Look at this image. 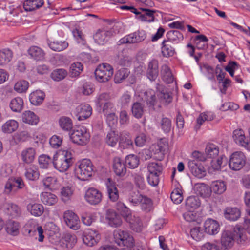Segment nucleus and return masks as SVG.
<instances>
[{
    "instance_id": "obj_1",
    "label": "nucleus",
    "mask_w": 250,
    "mask_h": 250,
    "mask_svg": "<svg viewBox=\"0 0 250 250\" xmlns=\"http://www.w3.org/2000/svg\"><path fill=\"white\" fill-rule=\"evenodd\" d=\"M248 239L247 235L243 233L238 225L236 226L233 231L226 230L222 232L221 238V249L231 248L234 244V241L238 243L243 244Z\"/></svg>"
},
{
    "instance_id": "obj_2",
    "label": "nucleus",
    "mask_w": 250,
    "mask_h": 250,
    "mask_svg": "<svg viewBox=\"0 0 250 250\" xmlns=\"http://www.w3.org/2000/svg\"><path fill=\"white\" fill-rule=\"evenodd\" d=\"M73 163L72 154L70 151H63L62 154L54 158L53 164L54 167L60 172L68 170Z\"/></svg>"
},
{
    "instance_id": "obj_3",
    "label": "nucleus",
    "mask_w": 250,
    "mask_h": 250,
    "mask_svg": "<svg viewBox=\"0 0 250 250\" xmlns=\"http://www.w3.org/2000/svg\"><path fill=\"white\" fill-rule=\"evenodd\" d=\"M115 242L119 246H126L122 250H132L134 245V240L129 233L125 230L118 229L114 232Z\"/></svg>"
},
{
    "instance_id": "obj_4",
    "label": "nucleus",
    "mask_w": 250,
    "mask_h": 250,
    "mask_svg": "<svg viewBox=\"0 0 250 250\" xmlns=\"http://www.w3.org/2000/svg\"><path fill=\"white\" fill-rule=\"evenodd\" d=\"M94 173L93 165L89 159L82 160L76 169L77 178L82 181H86L91 177Z\"/></svg>"
},
{
    "instance_id": "obj_5",
    "label": "nucleus",
    "mask_w": 250,
    "mask_h": 250,
    "mask_svg": "<svg viewBox=\"0 0 250 250\" xmlns=\"http://www.w3.org/2000/svg\"><path fill=\"white\" fill-rule=\"evenodd\" d=\"M72 141L79 145L84 146L89 141L90 134L86 127L79 126L75 128L70 135Z\"/></svg>"
},
{
    "instance_id": "obj_6",
    "label": "nucleus",
    "mask_w": 250,
    "mask_h": 250,
    "mask_svg": "<svg viewBox=\"0 0 250 250\" xmlns=\"http://www.w3.org/2000/svg\"><path fill=\"white\" fill-rule=\"evenodd\" d=\"M96 80L100 83L108 81L113 75V68L108 63L100 64L95 70Z\"/></svg>"
},
{
    "instance_id": "obj_7",
    "label": "nucleus",
    "mask_w": 250,
    "mask_h": 250,
    "mask_svg": "<svg viewBox=\"0 0 250 250\" xmlns=\"http://www.w3.org/2000/svg\"><path fill=\"white\" fill-rule=\"evenodd\" d=\"M246 160V157L243 153L240 151L235 152L230 157L229 167L233 170H239L245 166Z\"/></svg>"
},
{
    "instance_id": "obj_8",
    "label": "nucleus",
    "mask_w": 250,
    "mask_h": 250,
    "mask_svg": "<svg viewBox=\"0 0 250 250\" xmlns=\"http://www.w3.org/2000/svg\"><path fill=\"white\" fill-rule=\"evenodd\" d=\"M100 239V234L95 230L88 229L83 233V243L88 246H94Z\"/></svg>"
},
{
    "instance_id": "obj_9",
    "label": "nucleus",
    "mask_w": 250,
    "mask_h": 250,
    "mask_svg": "<svg viewBox=\"0 0 250 250\" xmlns=\"http://www.w3.org/2000/svg\"><path fill=\"white\" fill-rule=\"evenodd\" d=\"M92 108L88 104H82L75 109V114L79 121H83L88 118L92 114Z\"/></svg>"
},
{
    "instance_id": "obj_10",
    "label": "nucleus",
    "mask_w": 250,
    "mask_h": 250,
    "mask_svg": "<svg viewBox=\"0 0 250 250\" xmlns=\"http://www.w3.org/2000/svg\"><path fill=\"white\" fill-rule=\"evenodd\" d=\"M188 167L192 174L198 178H202L206 175V171L203 166L200 163L195 162V160H189Z\"/></svg>"
},
{
    "instance_id": "obj_11",
    "label": "nucleus",
    "mask_w": 250,
    "mask_h": 250,
    "mask_svg": "<svg viewBox=\"0 0 250 250\" xmlns=\"http://www.w3.org/2000/svg\"><path fill=\"white\" fill-rule=\"evenodd\" d=\"M64 220L66 225L74 230L80 228V220L78 216L71 211H66L64 213Z\"/></svg>"
},
{
    "instance_id": "obj_12",
    "label": "nucleus",
    "mask_w": 250,
    "mask_h": 250,
    "mask_svg": "<svg viewBox=\"0 0 250 250\" xmlns=\"http://www.w3.org/2000/svg\"><path fill=\"white\" fill-rule=\"evenodd\" d=\"M85 198L89 204L97 205L101 201L102 194L98 189L91 188L86 191Z\"/></svg>"
},
{
    "instance_id": "obj_13",
    "label": "nucleus",
    "mask_w": 250,
    "mask_h": 250,
    "mask_svg": "<svg viewBox=\"0 0 250 250\" xmlns=\"http://www.w3.org/2000/svg\"><path fill=\"white\" fill-rule=\"evenodd\" d=\"M105 184L109 198L112 202L117 201L119 195L116 183L111 178H108Z\"/></svg>"
},
{
    "instance_id": "obj_14",
    "label": "nucleus",
    "mask_w": 250,
    "mask_h": 250,
    "mask_svg": "<svg viewBox=\"0 0 250 250\" xmlns=\"http://www.w3.org/2000/svg\"><path fill=\"white\" fill-rule=\"evenodd\" d=\"M30 58L36 61H42L45 59V53L37 46H31L27 50Z\"/></svg>"
},
{
    "instance_id": "obj_15",
    "label": "nucleus",
    "mask_w": 250,
    "mask_h": 250,
    "mask_svg": "<svg viewBox=\"0 0 250 250\" xmlns=\"http://www.w3.org/2000/svg\"><path fill=\"white\" fill-rule=\"evenodd\" d=\"M156 89L158 92V96L161 102L166 104L171 103L172 100V96L165 88L163 85L157 84Z\"/></svg>"
},
{
    "instance_id": "obj_16",
    "label": "nucleus",
    "mask_w": 250,
    "mask_h": 250,
    "mask_svg": "<svg viewBox=\"0 0 250 250\" xmlns=\"http://www.w3.org/2000/svg\"><path fill=\"white\" fill-rule=\"evenodd\" d=\"M159 73L158 62L156 60H152L149 62L146 71L147 77L151 81H155Z\"/></svg>"
},
{
    "instance_id": "obj_17",
    "label": "nucleus",
    "mask_w": 250,
    "mask_h": 250,
    "mask_svg": "<svg viewBox=\"0 0 250 250\" xmlns=\"http://www.w3.org/2000/svg\"><path fill=\"white\" fill-rule=\"evenodd\" d=\"M113 169L115 174L119 176H124L126 172L125 164L124 161L119 157H116L114 159Z\"/></svg>"
},
{
    "instance_id": "obj_18",
    "label": "nucleus",
    "mask_w": 250,
    "mask_h": 250,
    "mask_svg": "<svg viewBox=\"0 0 250 250\" xmlns=\"http://www.w3.org/2000/svg\"><path fill=\"white\" fill-rule=\"evenodd\" d=\"M204 228L205 232L210 235L217 234L220 229L218 223L212 219H208L204 222Z\"/></svg>"
},
{
    "instance_id": "obj_19",
    "label": "nucleus",
    "mask_w": 250,
    "mask_h": 250,
    "mask_svg": "<svg viewBox=\"0 0 250 250\" xmlns=\"http://www.w3.org/2000/svg\"><path fill=\"white\" fill-rule=\"evenodd\" d=\"M119 144L124 149L130 148L133 146V143L130 134L125 131L120 133Z\"/></svg>"
},
{
    "instance_id": "obj_20",
    "label": "nucleus",
    "mask_w": 250,
    "mask_h": 250,
    "mask_svg": "<svg viewBox=\"0 0 250 250\" xmlns=\"http://www.w3.org/2000/svg\"><path fill=\"white\" fill-rule=\"evenodd\" d=\"M106 219L112 227H117L122 224L121 217L113 209H108L106 211Z\"/></svg>"
},
{
    "instance_id": "obj_21",
    "label": "nucleus",
    "mask_w": 250,
    "mask_h": 250,
    "mask_svg": "<svg viewBox=\"0 0 250 250\" xmlns=\"http://www.w3.org/2000/svg\"><path fill=\"white\" fill-rule=\"evenodd\" d=\"M77 241L76 236L70 233H64L61 240L63 245L62 247L67 249L73 248L77 243Z\"/></svg>"
},
{
    "instance_id": "obj_22",
    "label": "nucleus",
    "mask_w": 250,
    "mask_h": 250,
    "mask_svg": "<svg viewBox=\"0 0 250 250\" xmlns=\"http://www.w3.org/2000/svg\"><path fill=\"white\" fill-rule=\"evenodd\" d=\"M233 138L236 143L248 149L249 139H246L242 129L235 130L233 131Z\"/></svg>"
},
{
    "instance_id": "obj_23",
    "label": "nucleus",
    "mask_w": 250,
    "mask_h": 250,
    "mask_svg": "<svg viewBox=\"0 0 250 250\" xmlns=\"http://www.w3.org/2000/svg\"><path fill=\"white\" fill-rule=\"evenodd\" d=\"M240 210L235 207H227L224 210L225 218L229 221H236L240 218Z\"/></svg>"
},
{
    "instance_id": "obj_24",
    "label": "nucleus",
    "mask_w": 250,
    "mask_h": 250,
    "mask_svg": "<svg viewBox=\"0 0 250 250\" xmlns=\"http://www.w3.org/2000/svg\"><path fill=\"white\" fill-rule=\"evenodd\" d=\"M24 175L25 177L29 180L36 181L38 180L40 176L38 167L34 165L26 167Z\"/></svg>"
},
{
    "instance_id": "obj_25",
    "label": "nucleus",
    "mask_w": 250,
    "mask_h": 250,
    "mask_svg": "<svg viewBox=\"0 0 250 250\" xmlns=\"http://www.w3.org/2000/svg\"><path fill=\"white\" fill-rule=\"evenodd\" d=\"M36 150L34 148L29 147L22 151L21 157L22 161L26 164L32 163L35 158Z\"/></svg>"
},
{
    "instance_id": "obj_26",
    "label": "nucleus",
    "mask_w": 250,
    "mask_h": 250,
    "mask_svg": "<svg viewBox=\"0 0 250 250\" xmlns=\"http://www.w3.org/2000/svg\"><path fill=\"white\" fill-rule=\"evenodd\" d=\"M22 120L24 123L32 125H37L39 122V117L33 112L30 110L25 111L23 113Z\"/></svg>"
},
{
    "instance_id": "obj_27",
    "label": "nucleus",
    "mask_w": 250,
    "mask_h": 250,
    "mask_svg": "<svg viewBox=\"0 0 250 250\" xmlns=\"http://www.w3.org/2000/svg\"><path fill=\"white\" fill-rule=\"evenodd\" d=\"M140 10L144 12L139 16L137 19L142 21L151 22L154 21V13L155 10H150L147 8H140Z\"/></svg>"
},
{
    "instance_id": "obj_28",
    "label": "nucleus",
    "mask_w": 250,
    "mask_h": 250,
    "mask_svg": "<svg viewBox=\"0 0 250 250\" xmlns=\"http://www.w3.org/2000/svg\"><path fill=\"white\" fill-rule=\"evenodd\" d=\"M147 106L153 107L156 104V97L154 90L149 89L144 92L143 98Z\"/></svg>"
},
{
    "instance_id": "obj_29",
    "label": "nucleus",
    "mask_w": 250,
    "mask_h": 250,
    "mask_svg": "<svg viewBox=\"0 0 250 250\" xmlns=\"http://www.w3.org/2000/svg\"><path fill=\"white\" fill-rule=\"evenodd\" d=\"M130 224V228L134 231L139 232L143 228V223L139 217L132 216L126 220Z\"/></svg>"
},
{
    "instance_id": "obj_30",
    "label": "nucleus",
    "mask_w": 250,
    "mask_h": 250,
    "mask_svg": "<svg viewBox=\"0 0 250 250\" xmlns=\"http://www.w3.org/2000/svg\"><path fill=\"white\" fill-rule=\"evenodd\" d=\"M40 198L44 204L48 206L55 205L58 201V198L55 194L48 192H42Z\"/></svg>"
},
{
    "instance_id": "obj_31",
    "label": "nucleus",
    "mask_w": 250,
    "mask_h": 250,
    "mask_svg": "<svg viewBox=\"0 0 250 250\" xmlns=\"http://www.w3.org/2000/svg\"><path fill=\"white\" fill-rule=\"evenodd\" d=\"M139 206L142 210L145 212H149L152 209L153 201L146 195H143L139 202Z\"/></svg>"
},
{
    "instance_id": "obj_32",
    "label": "nucleus",
    "mask_w": 250,
    "mask_h": 250,
    "mask_svg": "<svg viewBox=\"0 0 250 250\" xmlns=\"http://www.w3.org/2000/svg\"><path fill=\"white\" fill-rule=\"evenodd\" d=\"M45 98V94L41 90H36L30 94L29 100L31 103L38 105L42 103Z\"/></svg>"
},
{
    "instance_id": "obj_33",
    "label": "nucleus",
    "mask_w": 250,
    "mask_h": 250,
    "mask_svg": "<svg viewBox=\"0 0 250 250\" xmlns=\"http://www.w3.org/2000/svg\"><path fill=\"white\" fill-rule=\"evenodd\" d=\"M200 201L198 197L191 196L186 200L185 206L187 210H194L200 206Z\"/></svg>"
},
{
    "instance_id": "obj_34",
    "label": "nucleus",
    "mask_w": 250,
    "mask_h": 250,
    "mask_svg": "<svg viewBox=\"0 0 250 250\" xmlns=\"http://www.w3.org/2000/svg\"><path fill=\"white\" fill-rule=\"evenodd\" d=\"M161 73L163 80L167 83H171L174 81V77L170 68L166 64L161 67Z\"/></svg>"
},
{
    "instance_id": "obj_35",
    "label": "nucleus",
    "mask_w": 250,
    "mask_h": 250,
    "mask_svg": "<svg viewBox=\"0 0 250 250\" xmlns=\"http://www.w3.org/2000/svg\"><path fill=\"white\" fill-rule=\"evenodd\" d=\"M129 39L131 43H139L145 40L146 33L144 30H138L129 34Z\"/></svg>"
},
{
    "instance_id": "obj_36",
    "label": "nucleus",
    "mask_w": 250,
    "mask_h": 250,
    "mask_svg": "<svg viewBox=\"0 0 250 250\" xmlns=\"http://www.w3.org/2000/svg\"><path fill=\"white\" fill-rule=\"evenodd\" d=\"M162 53L165 57L173 56L175 52L174 48L172 46L170 41L164 40L162 43Z\"/></svg>"
},
{
    "instance_id": "obj_37",
    "label": "nucleus",
    "mask_w": 250,
    "mask_h": 250,
    "mask_svg": "<svg viewBox=\"0 0 250 250\" xmlns=\"http://www.w3.org/2000/svg\"><path fill=\"white\" fill-rule=\"evenodd\" d=\"M58 122L60 127L64 131L70 132L73 128V122L69 117H61Z\"/></svg>"
},
{
    "instance_id": "obj_38",
    "label": "nucleus",
    "mask_w": 250,
    "mask_h": 250,
    "mask_svg": "<svg viewBox=\"0 0 250 250\" xmlns=\"http://www.w3.org/2000/svg\"><path fill=\"white\" fill-rule=\"evenodd\" d=\"M43 4V0H28L24 2L23 6L25 11H32L39 8Z\"/></svg>"
},
{
    "instance_id": "obj_39",
    "label": "nucleus",
    "mask_w": 250,
    "mask_h": 250,
    "mask_svg": "<svg viewBox=\"0 0 250 250\" xmlns=\"http://www.w3.org/2000/svg\"><path fill=\"white\" fill-rule=\"evenodd\" d=\"M116 208L125 220L128 219L132 215L131 210L124 203L121 201L116 203Z\"/></svg>"
},
{
    "instance_id": "obj_40",
    "label": "nucleus",
    "mask_w": 250,
    "mask_h": 250,
    "mask_svg": "<svg viewBox=\"0 0 250 250\" xmlns=\"http://www.w3.org/2000/svg\"><path fill=\"white\" fill-rule=\"evenodd\" d=\"M9 106L13 112H20L23 108V100L21 97H15L11 100Z\"/></svg>"
},
{
    "instance_id": "obj_41",
    "label": "nucleus",
    "mask_w": 250,
    "mask_h": 250,
    "mask_svg": "<svg viewBox=\"0 0 250 250\" xmlns=\"http://www.w3.org/2000/svg\"><path fill=\"white\" fill-rule=\"evenodd\" d=\"M131 112L134 117L140 119L144 114V105L140 102H134L131 106Z\"/></svg>"
},
{
    "instance_id": "obj_42",
    "label": "nucleus",
    "mask_w": 250,
    "mask_h": 250,
    "mask_svg": "<svg viewBox=\"0 0 250 250\" xmlns=\"http://www.w3.org/2000/svg\"><path fill=\"white\" fill-rule=\"evenodd\" d=\"M6 213L12 218L20 216L21 213L20 208L16 204L8 203L5 206Z\"/></svg>"
},
{
    "instance_id": "obj_43",
    "label": "nucleus",
    "mask_w": 250,
    "mask_h": 250,
    "mask_svg": "<svg viewBox=\"0 0 250 250\" xmlns=\"http://www.w3.org/2000/svg\"><path fill=\"white\" fill-rule=\"evenodd\" d=\"M20 225L18 222L13 220H9L6 226V231L7 233L16 236L19 233Z\"/></svg>"
},
{
    "instance_id": "obj_44",
    "label": "nucleus",
    "mask_w": 250,
    "mask_h": 250,
    "mask_svg": "<svg viewBox=\"0 0 250 250\" xmlns=\"http://www.w3.org/2000/svg\"><path fill=\"white\" fill-rule=\"evenodd\" d=\"M19 126L18 123L15 120H9L2 126V130L6 133H11L15 131Z\"/></svg>"
},
{
    "instance_id": "obj_45",
    "label": "nucleus",
    "mask_w": 250,
    "mask_h": 250,
    "mask_svg": "<svg viewBox=\"0 0 250 250\" xmlns=\"http://www.w3.org/2000/svg\"><path fill=\"white\" fill-rule=\"evenodd\" d=\"M111 35V32L104 30H99L94 35L95 41L99 44H103L107 40V38Z\"/></svg>"
},
{
    "instance_id": "obj_46",
    "label": "nucleus",
    "mask_w": 250,
    "mask_h": 250,
    "mask_svg": "<svg viewBox=\"0 0 250 250\" xmlns=\"http://www.w3.org/2000/svg\"><path fill=\"white\" fill-rule=\"evenodd\" d=\"M27 210L35 216H40L43 213L44 208L40 204H29L27 206Z\"/></svg>"
},
{
    "instance_id": "obj_47",
    "label": "nucleus",
    "mask_w": 250,
    "mask_h": 250,
    "mask_svg": "<svg viewBox=\"0 0 250 250\" xmlns=\"http://www.w3.org/2000/svg\"><path fill=\"white\" fill-rule=\"evenodd\" d=\"M211 189L213 193L221 194L226 190V185L223 181H214L211 184Z\"/></svg>"
},
{
    "instance_id": "obj_48",
    "label": "nucleus",
    "mask_w": 250,
    "mask_h": 250,
    "mask_svg": "<svg viewBox=\"0 0 250 250\" xmlns=\"http://www.w3.org/2000/svg\"><path fill=\"white\" fill-rule=\"evenodd\" d=\"M168 40L167 41H170L171 43H177L183 40L182 34L178 30L169 31L167 33Z\"/></svg>"
},
{
    "instance_id": "obj_49",
    "label": "nucleus",
    "mask_w": 250,
    "mask_h": 250,
    "mask_svg": "<svg viewBox=\"0 0 250 250\" xmlns=\"http://www.w3.org/2000/svg\"><path fill=\"white\" fill-rule=\"evenodd\" d=\"M50 49L55 51H61L65 49L68 46L67 42L63 41H56L48 43Z\"/></svg>"
},
{
    "instance_id": "obj_50",
    "label": "nucleus",
    "mask_w": 250,
    "mask_h": 250,
    "mask_svg": "<svg viewBox=\"0 0 250 250\" xmlns=\"http://www.w3.org/2000/svg\"><path fill=\"white\" fill-rule=\"evenodd\" d=\"M13 57L12 51L5 48L0 51V64L3 65L8 63Z\"/></svg>"
},
{
    "instance_id": "obj_51",
    "label": "nucleus",
    "mask_w": 250,
    "mask_h": 250,
    "mask_svg": "<svg viewBox=\"0 0 250 250\" xmlns=\"http://www.w3.org/2000/svg\"><path fill=\"white\" fill-rule=\"evenodd\" d=\"M149 173L160 175L163 171V166L160 163H149L147 167Z\"/></svg>"
},
{
    "instance_id": "obj_52",
    "label": "nucleus",
    "mask_w": 250,
    "mask_h": 250,
    "mask_svg": "<svg viewBox=\"0 0 250 250\" xmlns=\"http://www.w3.org/2000/svg\"><path fill=\"white\" fill-rule=\"evenodd\" d=\"M119 136L115 131H111L109 132L105 138L106 144L112 147L115 146L119 141Z\"/></svg>"
},
{
    "instance_id": "obj_53",
    "label": "nucleus",
    "mask_w": 250,
    "mask_h": 250,
    "mask_svg": "<svg viewBox=\"0 0 250 250\" xmlns=\"http://www.w3.org/2000/svg\"><path fill=\"white\" fill-rule=\"evenodd\" d=\"M67 72L64 69H56L53 71L50 77L54 81L59 82L63 80L67 76Z\"/></svg>"
},
{
    "instance_id": "obj_54",
    "label": "nucleus",
    "mask_w": 250,
    "mask_h": 250,
    "mask_svg": "<svg viewBox=\"0 0 250 250\" xmlns=\"http://www.w3.org/2000/svg\"><path fill=\"white\" fill-rule=\"evenodd\" d=\"M139 158L138 157L134 154L127 155L125 157V165L130 168H135L137 167L139 164Z\"/></svg>"
},
{
    "instance_id": "obj_55",
    "label": "nucleus",
    "mask_w": 250,
    "mask_h": 250,
    "mask_svg": "<svg viewBox=\"0 0 250 250\" xmlns=\"http://www.w3.org/2000/svg\"><path fill=\"white\" fill-rule=\"evenodd\" d=\"M143 195L139 191H132L128 194L127 200L132 206H138Z\"/></svg>"
},
{
    "instance_id": "obj_56",
    "label": "nucleus",
    "mask_w": 250,
    "mask_h": 250,
    "mask_svg": "<svg viewBox=\"0 0 250 250\" xmlns=\"http://www.w3.org/2000/svg\"><path fill=\"white\" fill-rule=\"evenodd\" d=\"M129 73L130 72L127 68H122L119 69L115 74L114 77L115 83H121L128 77Z\"/></svg>"
},
{
    "instance_id": "obj_57",
    "label": "nucleus",
    "mask_w": 250,
    "mask_h": 250,
    "mask_svg": "<svg viewBox=\"0 0 250 250\" xmlns=\"http://www.w3.org/2000/svg\"><path fill=\"white\" fill-rule=\"evenodd\" d=\"M205 152L208 158H214L218 155L219 148L216 145L210 143L207 145Z\"/></svg>"
},
{
    "instance_id": "obj_58",
    "label": "nucleus",
    "mask_w": 250,
    "mask_h": 250,
    "mask_svg": "<svg viewBox=\"0 0 250 250\" xmlns=\"http://www.w3.org/2000/svg\"><path fill=\"white\" fill-rule=\"evenodd\" d=\"M38 162L41 168L46 169L53 161L51 157L45 154H42L39 157Z\"/></svg>"
},
{
    "instance_id": "obj_59",
    "label": "nucleus",
    "mask_w": 250,
    "mask_h": 250,
    "mask_svg": "<svg viewBox=\"0 0 250 250\" xmlns=\"http://www.w3.org/2000/svg\"><path fill=\"white\" fill-rule=\"evenodd\" d=\"M83 70V65L79 62L73 63L70 66V73L72 77L78 76Z\"/></svg>"
},
{
    "instance_id": "obj_60",
    "label": "nucleus",
    "mask_w": 250,
    "mask_h": 250,
    "mask_svg": "<svg viewBox=\"0 0 250 250\" xmlns=\"http://www.w3.org/2000/svg\"><path fill=\"white\" fill-rule=\"evenodd\" d=\"M73 193V190L70 187L67 186L62 188L61 194L62 200L64 202L69 201L71 199Z\"/></svg>"
},
{
    "instance_id": "obj_61",
    "label": "nucleus",
    "mask_w": 250,
    "mask_h": 250,
    "mask_svg": "<svg viewBox=\"0 0 250 250\" xmlns=\"http://www.w3.org/2000/svg\"><path fill=\"white\" fill-rule=\"evenodd\" d=\"M29 86V83L27 81L22 80L17 82L14 85V89L19 93L25 92Z\"/></svg>"
},
{
    "instance_id": "obj_62",
    "label": "nucleus",
    "mask_w": 250,
    "mask_h": 250,
    "mask_svg": "<svg viewBox=\"0 0 250 250\" xmlns=\"http://www.w3.org/2000/svg\"><path fill=\"white\" fill-rule=\"evenodd\" d=\"M110 99V93L104 92L100 94L97 97L96 102L98 106L101 107L104 103L108 102Z\"/></svg>"
},
{
    "instance_id": "obj_63",
    "label": "nucleus",
    "mask_w": 250,
    "mask_h": 250,
    "mask_svg": "<svg viewBox=\"0 0 250 250\" xmlns=\"http://www.w3.org/2000/svg\"><path fill=\"white\" fill-rule=\"evenodd\" d=\"M170 198L174 203L180 204L183 199L181 190L179 188L175 189L171 193Z\"/></svg>"
},
{
    "instance_id": "obj_64",
    "label": "nucleus",
    "mask_w": 250,
    "mask_h": 250,
    "mask_svg": "<svg viewBox=\"0 0 250 250\" xmlns=\"http://www.w3.org/2000/svg\"><path fill=\"white\" fill-rule=\"evenodd\" d=\"M57 179L55 177H47L43 180V184L46 188L53 189L56 188Z\"/></svg>"
}]
</instances>
